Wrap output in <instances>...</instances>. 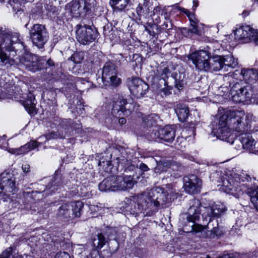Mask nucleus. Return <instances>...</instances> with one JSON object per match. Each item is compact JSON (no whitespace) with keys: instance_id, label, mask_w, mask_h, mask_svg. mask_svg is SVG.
I'll return each instance as SVG.
<instances>
[{"instance_id":"1","label":"nucleus","mask_w":258,"mask_h":258,"mask_svg":"<svg viewBox=\"0 0 258 258\" xmlns=\"http://www.w3.org/2000/svg\"><path fill=\"white\" fill-rule=\"evenodd\" d=\"M249 121L242 111H226L211 123V135L222 141L232 144L233 136L230 128L239 133L248 131Z\"/></svg>"},{"instance_id":"2","label":"nucleus","mask_w":258,"mask_h":258,"mask_svg":"<svg viewBox=\"0 0 258 258\" xmlns=\"http://www.w3.org/2000/svg\"><path fill=\"white\" fill-rule=\"evenodd\" d=\"M173 192L164 188L155 187L133 197L135 203L133 212L143 213L150 215L159 209L163 208L172 201Z\"/></svg>"},{"instance_id":"3","label":"nucleus","mask_w":258,"mask_h":258,"mask_svg":"<svg viewBox=\"0 0 258 258\" xmlns=\"http://www.w3.org/2000/svg\"><path fill=\"white\" fill-rule=\"evenodd\" d=\"M17 32L0 31V66L14 63L13 57L25 50V46Z\"/></svg>"},{"instance_id":"4","label":"nucleus","mask_w":258,"mask_h":258,"mask_svg":"<svg viewBox=\"0 0 258 258\" xmlns=\"http://www.w3.org/2000/svg\"><path fill=\"white\" fill-rule=\"evenodd\" d=\"M224 81H227V84H223L221 86V88H230V93L232 99L237 102H243L250 100L253 95V90L252 86L242 81H237L234 80L230 76L224 77Z\"/></svg>"},{"instance_id":"5","label":"nucleus","mask_w":258,"mask_h":258,"mask_svg":"<svg viewBox=\"0 0 258 258\" xmlns=\"http://www.w3.org/2000/svg\"><path fill=\"white\" fill-rule=\"evenodd\" d=\"M139 107V105L134 102L132 98L125 99L121 97L113 102L111 113L115 117L121 116L127 117L133 111L137 110Z\"/></svg>"},{"instance_id":"6","label":"nucleus","mask_w":258,"mask_h":258,"mask_svg":"<svg viewBox=\"0 0 258 258\" xmlns=\"http://www.w3.org/2000/svg\"><path fill=\"white\" fill-rule=\"evenodd\" d=\"M29 34L33 45L39 49H43L49 38V33L42 24H34L29 28Z\"/></svg>"},{"instance_id":"7","label":"nucleus","mask_w":258,"mask_h":258,"mask_svg":"<svg viewBox=\"0 0 258 258\" xmlns=\"http://www.w3.org/2000/svg\"><path fill=\"white\" fill-rule=\"evenodd\" d=\"M84 204L78 201L63 204L58 209L57 216L66 221H70L81 215Z\"/></svg>"},{"instance_id":"8","label":"nucleus","mask_w":258,"mask_h":258,"mask_svg":"<svg viewBox=\"0 0 258 258\" xmlns=\"http://www.w3.org/2000/svg\"><path fill=\"white\" fill-rule=\"evenodd\" d=\"M62 175L58 171H56L54 176L52 177L51 181L46 186L45 188L41 192H38L37 191H33L31 194H27V198L26 199V201L24 202L25 208L27 210H33L32 209V206L28 203L26 202V201L29 202L28 198L33 199L37 198L36 200H39L40 198L38 195H41L42 192H45L46 194H49L53 192H55L58 188L60 187L62 185Z\"/></svg>"},{"instance_id":"9","label":"nucleus","mask_w":258,"mask_h":258,"mask_svg":"<svg viewBox=\"0 0 258 258\" xmlns=\"http://www.w3.org/2000/svg\"><path fill=\"white\" fill-rule=\"evenodd\" d=\"M118 72L115 63L111 61L106 62L102 71V81L105 86L116 87L121 83V80L117 77Z\"/></svg>"},{"instance_id":"10","label":"nucleus","mask_w":258,"mask_h":258,"mask_svg":"<svg viewBox=\"0 0 258 258\" xmlns=\"http://www.w3.org/2000/svg\"><path fill=\"white\" fill-rule=\"evenodd\" d=\"M76 33L77 40L83 45L93 42L98 36V32L95 27L84 23L76 26Z\"/></svg>"},{"instance_id":"11","label":"nucleus","mask_w":258,"mask_h":258,"mask_svg":"<svg viewBox=\"0 0 258 258\" xmlns=\"http://www.w3.org/2000/svg\"><path fill=\"white\" fill-rule=\"evenodd\" d=\"M210 57V53L203 50L196 51L188 55V59L192 61L196 69L205 72H208Z\"/></svg>"},{"instance_id":"12","label":"nucleus","mask_w":258,"mask_h":258,"mask_svg":"<svg viewBox=\"0 0 258 258\" xmlns=\"http://www.w3.org/2000/svg\"><path fill=\"white\" fill-rule=\"evenodd\" d=\"M126 83L130 92L138 98L144 97L149 90L148 85L138 77H130Z\"/></svg>"},{"instance_id":"13","label":"nucleus","mask_w":258,"mask_h":258,"mask_svg":"<svg viewBox=\"0 0 258 258\" xmlns=\"http://www.w3.org/2000/svg\"><path fill=\"white\" fill-rule=\"evenodd\" d=\"M15 178L12 173L4 172L0 175V197L8 196L16 188Z\"/></svg>"},{"instance_id":"14","label":"nucleus","mask_w":258,"mask_h":258,"mask_svg":"<svg viewBox=\"0 0 258 258\" xmlns=\"http://www.w3.org/2000/svg\"><path fill=\"white\" fill-rule=\"evenodd\" d=\"M251 178L247 174L243 173L240 174L235 178V181L238 183H236L235 185L232 186L231 184L229 185H226V182H228V181H223V185L228 187V189L230 190H235L239 194H242L245 193L249 196V194L247 191L243 190V188L241 187L243 186H246L247 187L253 189L251 186L252 184L250 183Z\"/></svg>"},{"instance_id":"15","label":"nucleus","mask_w":258,"mask_h":258,"mask_svg":"<svg viewBox=\"0 0 258 258\" xmlns=\"http://www.w3.org/2000/svg\"><path fill=\"white\" fill-rule=\"evenodd\" d=\"M184 190L189 194H196L200 192L202 180L196 175L191 174L183 177Z\"/></svg>"},{"instance_id":"16","label":"nucleus","mask_w":258,"mask_h":258,"mask_svg":"<svg viewBox=\"0 0 258 258\" xmlns=\"http://www.w3.org/2000/svg\"><path fill=\"white\" fill-rule=\"evenodd\" d=\"M112 230L109 229L104 233H98L92 238V245L94 248L101 249L111 240Z\"/></svg>"},{"instance_id":"17","label":"nucleus","mask_w":258,"mask_h":258,"mask_svg":"<svg viewBox=\"0 0 258 258\" xmlns=\"http://www.w3.org/2000/svg\"><path fill=\"white\" fill-rule=\"evenodd\" d=\"M134 175H125L124 176H117L116 187L118 190H126L132 189L136 181L134 179Z\"/></svg>"},{"instance_id":"18","label":"nucleus","mask_w":258,"mask_h":258,"mask_svg":"<svg viewBox=\"0 0 258 258\" xmlns=\"http://www.w3.org/2000/svg\"><path fill=\"white\" fill-rule=\"evenodd\" d=\"M20 62L28 71L35 72L38 71L37 56L31 53L25 54L20 58Z\"/></svg>"},{"instance_id":"19","label":"nucleus","mask_w":258,"mask_h":258,"mask_svg":"<svg viewBox=\"0 0 258 258\" xmlns=\"http://www.w3.org/2000/svg\"><path fill=\"white\" fill-rule=\"evenodd\" d=\"M254 30L249 26H243L234 31V35L236 39L243 40L244 43H247L250 41L251 34L254 33Z\"/></svg>"},{"instance_id":"20","label":"nucleus","mask_w":258,"mask_h":258,"mask_svg":"<svg viewBox=\"0 0 258 258\" xmlns=\"http://www.w3.org/2000/svg\"><path fill=\"white\" fill-rule=\"evenodd\" d=\"M226 210V207L222 204H214L207 209V216L209 219L208 228L210 222H212V219L219 217Z\"/></svg>"},{"instance_id":"21","label":"nucleus","mask_w":258,"mask_h":258,"mask_svg":"<svg viewBox=\"0 0 258 258\" xmlns=\"http://www.w3.org/2000/svg\"><path fill=\"white\" fill-rule=\"evenodd\" d=\"M117 176L112 175L105 178L98 185L100 190L102 191H117L116 187Z\"/></svg>"},{"instance_id":"22","label":"nucleus","mask_w":258,"mask_h":258,"mask_svg":"<svg viewBox=\"0 0 258 258\" xmlns=\"http://www.w3.org/2000/svg\"><path fill=\"white\" fill-rule=\"evenodd\" d=\"M24 98V100H21L20 102H22L26 110L30 114H36V101L34 94L32 92H29L27 94H25Z\"/></svg>"},{"instance_id":"23","label":"nucleus","mask_w":258,"mask_h":258,"mask_svg":"<svg viewBox=\"0 0 258 258\" xmlns=\"http://www.w3.org/2000/svg\"><path fill=\"white\" fill-rule=\"evenodd\" d=\"M152 6V3L149 0H144L143 3L139 4L136 9V12L140 17L149 18L153 9Z\"/></svg>"},{"instance_id":"24","label":"nucleus","mask_w":258,"mask_h":258,"mask_svg":"<svg viewBox=\"0 0 258 258\" xmlns=\"http://www.w3.org/2000/svg\"><path fill=\"white\" fill-rule=\"evenodd\" d=\"M160 133L161 134V141H163L171 143L175 137V130L170 125H167L164 128H161Z\"/></svg>"},{"instance_id":"25","label":"nucleus","mask_w":258,"mask_h":258,"mask_svg":"<svg viewBox=\"0 0 258 258\" xmlns=\"http://www.w3.org/2000/svg\"><path fill=\"white\" fill-rule=\"evenodd\" d=\"M238 140L241 143L243 149L248 150L250 153H253L252 150L254 147L255 141L250 134H241V136L239 137Z\"/></svg>"},{"instance_id":"26","label":"nucleus","mask_w":258,"mask_h":258,"mask_svg":"<svg viewBox=\"0 0 258 258\" xmlns=\"http://www.w3.org/2000/svg\"><path fill=\"white\" fill-rule=\"evenodd\" d=\"M38 145V142L32 140L19 148L10 149L8 150V151L12 154L20 155L28 152L29 151L36 148Z\"/></svg>"},{"instance_id":"27","label":"nucleus","mask_w":258,"mask_h":258,"mask_svg":"<svg viewBox=\"0 0 258 258\" xmlns=\"http://www.w3.org/2000/svg\"><path fill=\"white\" fill-rule=\"evenodd\" d=\"M208 71H218L224 68V62L223 56L216 55L212 58L210 57Z\"/></svg>"},{"instance_id":"28","label":"nucleus","mask_w":258,"mask_h":258,"mask_svg":"<svg viewBox=\"0 0 258 258\" xmlns=\"http://www.w3.org/2000/svg\"><path fill=\"white\" fill-rule=\"evenodd\" d=\"M240 74L248 84L254 83L258 80V73L255 69H242Z\"/></svg>"},{"instance_id":"29","label":"nucleus","mask_w":258,"mask_h":258,"mask_svg":"<svg viewBox=\"0 0 258 258\" xmlns=\"http://www.w3.org/2000/svg\"><path fill=\"white\" fill-rule=\"evenodd\" d=\"M156 162L157 166L155 168L156 173H160L164 171L170 172L173 169L174 165L170 160L163 159L159 161H156Z\"/></svg>"},{"instance_id":"30","label":"nucleus","mask_w":258,"mask_h":258,"mask_svg":"<svg viewBox=\"0 0 258 258\" xmlns=\"http://www.w3.org/2000/svg\"><path fill=\"white\" fill-rule=\"evenodd\" d=\"M186 214L187 220L190 222L195 223L200 218V208L196 206L192 205L188 208Z\"/></svg>"},{"instance_id":"31","label":"nucleus","mask_w":258,"mask_h":258,"mask_svg":"<svg viewBox=\"0 0 258 258\" xmlns=\"http://www.w3.org/2000/svg\"><path fill=\"white\" fill-rule=\"evenodd\" d=\"M175 111L181 122L186 121L189 115L188 107L184 104H178L175 108Z\"/></svg>"},{"instance_id":"32","label":"nucleus","mask_w":258,"mask_h":258,"mask_svg":"<svg viewBox=\"0 0 258 258\" xmlns=\"http://www.w3.org/2000/svg\"><path fill=\"white\" fill-rule=\"evenodd\" d=\"M241 187L243 189V191H246L249 194L251 202L256 210L258 211V186L255 189H252L244 186Z\"/></svg>"},{"instance_id":"33","label":"nucleus","mask_w":258,"mask_h":258,"mask_svg":"<svg viewBox=\"0 0 258 258\" xmlns=\"http://www.w3.org/2000/svg\"><path fill=\"white\" fill-rule=\"evenodd\" d=\"M159 116L155 114L149 115L144 117L143 120V126L145 127L150 128L157 124Z\"/></svg>"},{"instance_id":"34","label":"nucleus","mask_w":258,"mask_h":258,"mask_svg":"<svg viewBox=\"0 0 258 258\" xmlns=\"http://www.w3.org/2000/svg\"><path fill=\"white\" fill-rule=\"evenodd\" d=\"M160 128L150 129L148 132H147L145 136L146 138L150 141H154L156 142H161Z\"/></svg>"},{"instance_id":"35","label":"nucleus","mask_w":258,"mask_h":258,"mask_svg":"<svg viewBox=\"0 0 258 258\" xmlns=\"http://www.w3.org/2000/svg\"><path fill=\"white\" fill-rule=\"evenodd\" d=\"M184 78V74L181 73L176 74L174 77L175 87L179 90L182 89L186 84Z\"/></svg>"},{"instance_id":"36","label":"nucleus","mask_w":258,"mask_h":258,"mask_svg":"<svg viewBox=\"0 0 258 258\" xmlns=\"http://www.w3.org/2000/svg\"><path fill=\"white\" fill-rule=\"evenodd\" d=\"M223 60L224 62V68L226 67L234 68L238 65L237 59L234 58L231 54L223 56Z\"/></svg>"},{"instance_id":"37","label":"nucleus","mask_w":258,"mask_h":258,"mask_svg":"<svg viewBox=\"0 0 258 258\" xmlns=\"http://www.w3.org/2000/svg\"><path fill=\"white\" fill-rule=\"evenodd\" d=\"M163 11L164 10H162L160 6L155 7L153 11H151L150 17L155 23H158L160 22V15H162Z\"/></svg>"},{"instance_id":"38","label":"nucleus","mask_w":258,"mask_h":258,"mask_svg":"<svg viewBox=\"0 0 258 258\" xmlns=\"http://www.w3.org/2000/svg\"><path fill=\"white\" fill-rule=\"evenodd\" d=\"M13 94H11L13 99L17 101L21 102V100H24V96L27 93H23L22 89L19 87H15L14 89H13Z\"/></svg>"},{"instance_id":"39","label":"nucleus","mask_w":258,"mask_h":258,"mask_svg":"<svg viewBox=\"0 0 258 258\" xmlns=\"http://www.w3.org/2000/svg\"><path fill=\"white\" fill-rule=\"evenodd\" d=\"M222 234V231L218 227H215L207 233V236L210 238H214L216 237H220Z\"/></svg>"},{"instance_id":"40","label":"nucleus","mask_w":258,"mask_h":258,"mask_svg":"<svg viewBox=\"0 0 258 258\" xmlns=\"http://www.w3.org/2000/svg\"><path fill=\"white\" fill-rule=\"evenodd\" d=\"M32 0H9V3L14 11L19 12V5L26 2H31Z\"/></svg>"},{"instance_id":"41","label":"nucleus","mask_w":258,"mask_h":258,"mask_svg":"<svg viewBox=\"0 0 258 258\" xmlns=\"http://www.w3.org/2000/svg\"><path fill=\"white\" fill-rule=\"evenodd\" d=\"M112 5L116 6V8L123 10L128 4L130 0H111Z\"/></svg>"},{"instance_id":"42","label":"nucleus","mask_w":258,"mask_h":258,"mask_svg":"<svg viewBox=\"0 0 258 258\" xmlns=\"http://www.w3.org/2000/svg\"><path fill=\"white\" fill-rule=\"evenodd\" d=\"M83 53L80 52H77L73 53L70 57V59L75 63H80L83 59Z\"/></svg>"},{"instance_id":"43","label":"nucleus","mask_w":258,"mask_h":258,"mask_svg":"<svg viewBox=\"0 0 258 258\" xmlns=\"http://www.w3.org/2000/svg\"><path fill=\"white\" fill-rule=\"evenodd\" d=\"M80 5L79 3H75L73 4L71 9V12L74 16L78 17L81 14Z\"/></svg>"},{"instance_id":"44","label":"nucleus","mask_w":258,"mask_h":258,"mask_svg":"<svg viewBox=\"0 0 258 258\" xmlns=\"http://www.w3.org/2000/svg\"><path fill=\"white\" fill-rule=\"evenodd\" d=\"M37 67L38 68V71L42 69H47V67L46 65V58H38L37 60Z\"/></svg>"},{"instance_id":"45","label":"nucleus","mask_w":258,"mask_h":258,"mask_svg":"<svg viewBox=\"0 0 258 258\" xmlns=\"http://www.w3.org/2000/svg\"><path fill=\"white\" fill-rule=\"evenodd\" d=\"M66 138V135H64L63 134V133H60L59 132L57 133L52 132L50 134L47 135L46 138L47 139H57V138H60V139H64Z\"/></svg>"},{"instance_id":"46","label":"nucleus","mask_w":258,"mask_h":258,"mask_svg":"<svg viewBox=\"0 0 258 258\" xmlns=\"http://www.w3.org/2000/svg\"><path fill=\"white\" fill-rule=\"evenodd\" d=\"M117 161L116 163L119 165L120 164L123 167L126 166L128 164H129L128 160L124 156H120V157H117L116 158Z\"/></svg>"},{"instance_id":"47","label":"nucleus","mask_w":258,"mask_h":258,"mask_svg":"<svg viewBox=\"0 0 258 258\" xmlns=\"http://www.w3.org/2000/svg\"><path fill=\"white\" fill-rule=\"evenodd\" d=\"M165 87L161 90V93L165 96H168L171 94L172 87L168 85L167 82H164Z\"/></svg>"},{"instance_id":"48","label":"nucleus","mask_w":258,"mask_h":258,"mask_svg":"<svg viewBox=\"0 0 258 258\" xmlns=\"http://www.w3.org/2000/svg\"><path fill=\"white\" fill-rule=\"evenodd\" d=\"M113 29L112 26L105 25L103 27V34L105 37H109L111 39L110 35L112 34Z\"/></svg>"},{"instance_id":"49","label":"nucleus","mask_w":258,"mask_h":258,"mask_svg":"<svg viewBox=\"0 0 258 258\" xmlns=\"http://www.w3.org/2000/svg\"><path fill=\"white\" fill-rule=\"evenodd\" d=\"M167 17V13H165L164 17L166 19V21L164 22L163 24L162 25V28L163 29L170 30V29H172V24L171 21L166 18Z\"/></svg>"},{"instance_id":"50","label":"nucleus","mask_w":258,"mask_h":258,"mask_svg":"<svg viewBox=\"0 0 258 258\" xmlns=\"http://www.w3.org/2000/svg\"><path fill=\"white\" fill-rule=\"evenodd\" d=\"M170 74V70L167 68L165 67L162 69L161 72L160 73L161 79H162L164 82H166V79L168 78V75Z\"/></svg>"},{"instance_id":"51","label":"nucleus","mask_w":258,"mask_h":258,"mask_svg":"<svg viewBox=\"0 0 258 258\" xmlns=\"http://www.w3.org/2000/svg\"><path fill=\"white\" fill-rule=\"evenodd\" d=\"M80 190L81 191L80 195L81 196L86 197V198H90L91 197V196L92 195V194H91L92 191H90V192L87 191V189L84 186H81L80 187Z\"/></svg>"},{"instance_id":"52","label":"nucleus","mask_w":258,"mask_h":258,"mask_svg":"<svg viewBox=\"0 0 258 258\" xmlns=\"http://www.w3.org/2000/svg\"><path fill=\"white\" fill-rule=\"evenodd\" d=\"M190 27L189 31L191 33L198 34L199 32L198 28V21H191L190 23Z\"/></svg>"},{"instance_id":"53","label":"nucleus","mask_w":258,"mask_h":258,"mask_svg":"<svg viewBox=\"0 0 258 258\" xmlns=\"http://www.w3.org/2000/svg\"><path fill=\"white\" fill-rule=\"evenodd\" d=\"M90 256L91 258H104L100 252L95 248L91 251Z\"/></svg>"},{"instance_id":"54","label":"nucleus","mask_w":258,"mask_h":258,"mask_svg":"<svg viewBox=\"0 0 258 258\" xmlns=\"http://www.w3.org/2000/svg\"><path fill=\"white\" fill-rule=\"evenodd\" d=\"M179 10L186 14L189 19L190 23L191 21H198L197 20L195 19L194 15L190 14L187 10H186L183 8H179Z\"/></svg>"},{"instance_id":"55","label":"nucleus","mask_w":258,"mask_h":258,"mask_svg":"<svg viewBox=\"0 0 258 258\" xmlns=\"http://www.w3.org/2000/svg\"><path fill=\"white\" fill-rule=\"evenodd\" d=\"M12 248L9 247L0 254V258H10L12 254Z\"/></svg>"},{"instance_id":"56","label":"nucleus","mask_w":258,"mask_h":258,"mask_svg":"<svg viewBox=\"0 0 258 258\" xmlns=\"http://www.w3.org/2000/svg\"><path fill=\"white\" fill-rule=\"evenodd\" d=\"M250 41L253 42L255 45H258V31L255 30L254 33L251 34Z\"/></svg>"},{"instance_id":"57","label":"nucleus","mask_w":258,"mask_h":258,"mask_svg":"<svg viewBox=\"0 0 258 258\" xmlns=\"http://www.w3.org/2000/svg\"><path fill=\"white\" fill-rule=\"evenodd\" d=\"M55 258H71L70 255L67 252L57 253Z\"/></svg>"},{"instance_id":"58","label":"nucleus","mask_w":258,"mask_h":258,"mask_svg":"<svg viewBox=\"0 0 258 258\" xmlns=\"http://www.w3.org/2000/svg\"><path fill=\"white\" fill-rule=\"evenodd\" d=\"M192 230L196 232H199L200 231H202L204 230V228L203 226L199 225L193 224L191 226Z\"/></svg>"},{"instance_id":"59","label":"nucleus","mask_w":258,"mask_h":258,"mask_svg":"<svg viewBox=\"0 0 258 258\" xmlns=\"http://www.w3.org/2000/svg\"><path fill=\"white\" fill-rule=\"evenodd\" d=\"M110 164L111 162L110 161H104L102 159H101L98 162V165L103 166V167L105 166L108 167L110 165Z\"/></svg>"},{"instance_id":"60","label":"nucleus","mask_w":258,"mask_h":258,"mask_svg":"<svg viewBox=\"0 0 258 258\" xmlns=\"http://www.w3.org/2000/svg\"><path fill=\"white\" fill-rule=\"evenodd\" d=\"M127 166V167H126V166L124 167H125L124 172H125L126 173H127L128 171L133 172L138 169L137 167H135L134 165H128V164Z\"/></svg>"},{"instance_id":"61","label":"nucleus","mask_w":258,"mask_h":258,"mask_svg":"<svg viewBox=\"0 0 258 258\" xmlns=\"http://www.w3.org/2000/svg\"><path fill=\"white\" fill-rule=\"evenodd\" d=\"M237 256L235 254L233 253H228L226 254H224L222 256H221L219 258H237Z\"/></svg>"},{"instance_id":"62","label":"nucleus","mask_w":258,"mask_h":258,"mask_svg":"<svg viewBox=\"0 0 258 258\" xmlns=\"http://www.w3.org/2000/svg\"><path fill=\"white\" fill-rule=\"evenodd\" d=\"M54 61L51 59V58L46 59V65L47 67V68L48 67H52L54 66Z\"/></svg>"},{"instance_id":"63","label":"nucleus","mask_w":258,"mask_h":258,"mask_svg":"<svg viewBox=\"0 0 258 258\" xmlns=\"http://www.w3.org/2000/svg\"><path fill=\"white\" fill-rule=\"evenodd\" d=\"M30 166L29 164H23L22 166V169L24 172H28L30 171Z\"/></svg>"},{"instance_id":"64","label":"nucleus","mask_w":258,"mask_h":258,"mask_svg":"<svg viewBox=\"0 0 258 258\" xmlns=\"http://www.w3.org/2000/svg\"><path fill=\"white\" fill-rule=\"evenodd\" d=\"M140 169L144 171H147L149 170V168L146 164L143 163H141L140 165Z\"/></svg>"}]
</instances>
